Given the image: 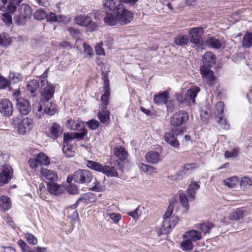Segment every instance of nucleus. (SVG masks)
<instances>
[{"instance_id": "1", "label": "nucleus", "mask_w": 252, "mask_h": 252, "mask_svg": "<svg viewBox=\"0 0 252 252\" xmlns=\"http://www.w3.org/2000/svg\"><path fill=\"white\" fill-rule=\"evenodd\" d=\"M173 211V205L170 204L163 216L164 220L160 228L161 232L163 234H169L178 222L179 219L177 216H172L170 217Z\"/></svg>"}, {"instance_id": "2", "label": "nucleus", "mask_w": 252, "mask_h": 252, "mask_svg": "<svg viewBox=\"0 0 252 252\" xmlns=\"http://www.w3.org/2000/svg\"><path fill=\"white\" fill-rule=\"evenodd\" d=\"M42 102L43 103V111L42 105L40 103L34 104L33 107V112L38 119H41L44 114L53 115L56 113L57 107L54 103L48 101Z\"/></svg>"}, {"instance_id": "3", "label": "nucleus", "mask_w": 252, "mask_h": 252, "mask_svg": "<svg viewBox=\"0 0 252 252\" xmlns=\"http://www.w3.org/2000/svg\"><path fill=\"white\" fill-rule=\"evenodd\" d=\"M200 89L198 87H194L189 89L187 93L184 95L182 94H177V101L181 103H186L190 105L194 104L195 102V97L200 92Z\"/></svg>"}, {"instance_id": "4", "label": "nucleus", "mask_w": 252, "mask_h": 252, "mask_svg": "<svg viewBox=\"0 0 252 252\" xmlns=\"http://www.w3.org/2000/svg\"><path fill=\"white\" fill-rule=\"evenodd\" d=\"M115 14L117 16L119 23L121 25H126L133 19V14L126 8L122 4L117 6Z\"/></svg>"}, {"instance_id": "5", "label": "nucleus", "mask_w": 252, "mask_h": 252, "mask_svg": "<svg viewBox=\"0 0 252 252\" xmlns=\"http://www.w3.org/2000/svg\"><path fill=\"white\" fill-rule=\"evenodd\" d=\"M41 100L42 102L49 101L53 97L55 89L54 86L44 79L40 81Z\"/></svg>"}, {"instance_id": "6", "label": "nucleus", "mask_w": 252, "mask_h": 252, "mask_svg": "<svg viewBox=\"0 0 252 252\" xmlns=\"http://www.w3.org/2000/svg\"><path fill=\"white\" fill-rule=\"evenodd\" d=\"M93 177V174L90 171L80 169L74 173L72 179L76 183L87 184L92 181Z\"/></svg>"}, {"instance_id": "7", "label": "nucleus", "mask_w": 252, "mask_h": 252, "mask_svg": "<svg viewBox=\"0 0 252 252\" xmlns=\"http://www.w3.org/2000/svg\"><path fill=\"white\" fill-rule=\"evenodd\" d=\"M33 124L32 119L26 117L20 120L17 124V131L22 135L29 132L33 127Z\"/></svg>"}, {"instance_id": "8", "label": "nucleus", "mask_w": 252, "mask_h": 252, "mask_svg": "<svg viewBox=\"0 0 252 252\" xmlns=\"http://www.w3.org/2000/svg\"><path fill=\"white\" fill-rule=\"evenodd\" d=\"M189 119L187 113L184 111H180L175 113L171 117L170 124L174 126H177L186 123Z\"/></svg>"}, {"instance_id": "9", "label": "nucleus", "mask_w": 252, "mask_h": 252, "mask_svg": "<svg viewBox=\"0 0 252 252\" xmlns=\"http://www.w3.org/2000/svg\"><path fill=\"white\" fill-rule=\"evenodd\" d=\"M75 22L81 26L88 28L89 30L93 31L96 28V25L92 21L91 18L87 15H81L75 18Z\"/></svg>"}, {"instance_id": "10", "label": "nucleus", "mask_w": 252, "mask_h": 252, "mask_svg": "<svg viewBox=\"0 0 252 252\" xmlns=\"http://www.w3.org/2000/svg\"><path fill=\"white\" fill-rule=\"evenodd\" d=\"M0 186L7 184L13 177V169L10 165H5L0 168Z\"/></svg>"}, {"instance_id": "11", "label": "nucleus", "mask_w": 252, "mask_h": 252, "mask_svg": "<svg viewBox=\"0 0 252 252\" xmlns=\"http://www.w3.org/2000/svg\"><path fill=\"white\" fill-rule=\"evenodd\" d=\"M12 103L8 99H2L0 101V113L4 117H10L13 113Z\"/></svg>"}, {"instance_id": "12", "label": "nucleus", "mask_w": 252, "mask_h": 252, "mask_svg": "<svg viewBox=\"0 0 252 252\" xmlns=\"http://www.w3.org/2000/svg\"><path fill=\"white\" fill-rule=\"evenodd\" d=\"M203 32V29L201 27L190 29L189 32L190 42L195 44H200L202 41L201 36Z\"/></svg>"}, {"instance_id": "13", "label": "nucleus", "mask_w": 252, "mask_h": 252, "mask_svg": "<svg viewBox=\"0 0 252 252\" xmlns=\"http://www.w3.org/2000/svg\"><path fill=\"white\" fill-rule=\"evenodd\" d=\"M87 130H83L79 132H66L63 133V143L69 144L74 139H82L87 134Z\"/></svg>"}, {"instance_id": "14", "label": "nucleus", "mask_w": 252, "mask_h": 252, "mask_svg": "<svg viewBox=\"0 0 252 252\" xmlns=\"http://www.w3.org/2000/svg\"><path fill=\"white\" fill-rule=\"evenodd\" d=\"M200 71L204 80L209 85H213L215 83V78L213 71L209 67L201 66Z\"/></svg>"}, {"instance_id": "15", "label": "nucleus", "mask_w": 252, "mask_h": 252, "mask_svg": "<svg viewBox=\"0 0 252 252\" xmlns=\"http://www.w3.org/2000/svg\"><path fill=\"white\" fill-rule=\"evenodd\" d=\"M205 43L208 46L219 49L224 45V41L223 39H219L215 36H209L206 39Z\"/></svg>"}, {"instance_id": "16", "label": "nucleus", "mask_w": 252, "mask_h": 252, "mask_svg": "<svg viewBox=\"0 0 252 252\" xmlns=\"http://www.w3.org/2000/svg\"><path fill=\"white\" fill-rule=\"evenodd\" d=\"M247 213L245 208H238L229 214L228 219L230 220H241L247 216Z\"/></svg>"}, {"instance_id": "17", "label": "nucleus", "mask_w": 252, "mask_h": 252, "mask_svg": "<svg viewBox=\"0 0 252 252\" xmlns=\"http://www.w3.org/2000/svg\"><path fill=\"white\" fill-rule=\"evenodd\" d=\"M43 80H32L28 82L27 88L28 91L30 93V95L32 96H34L36 95V92L40 89L41 84L40 81Z\"/></svg>"}, {"instance_id": "18", "label": "nucleus", "mask_w": 252, "mask_h": 252, "mask_svg": "<svg viewBox=\"0 0 252 252\" xmlns=\"http://www.w3.org/2000/svg\"><path fill=\"white\" fill-rule=\"evenodd\" d=\"M169 98V94L167 92H162L156 94L154 96V100L156 104L158 105H160L163 104H166L167 109H169V107L167 104Z\"/></svg>"}, {"instance_id": "19", "label": "nucleus", "mask_w": 252, "mask_h": 252, "mask_svg": "<svg viewBox=\"0 0 252 252\" xmlns=\"http://www.w3.org/2000/svg\"><path fill=\"white\" fill-rule=\"evenodd\" d=\"M63 131V127L59 124L54 123L50 126L49 132L50 136L56 139L62 135Z\"/></svg>"}, {"instance_id": "20", "label": "nucleus", "mask_w": 252, "mask_h": 252, "mask_svg": "<svg viewBox=\"0 0 252 252\" xmlns=\"http://www.w3.org/2000/svg\"><path fill=\"white\" fill-rule=\"evenodd\" d=\"M40 173L42 178L51 181V182H56L58 180L57 174L53 170L42 168L40 170Z\"/></svg>"}, {"instance_id": "21", "label": "nucleus", "mask_w": 252, "mask_h": 252, "mask_svg": "<svg viewBox=\"0 0 252 252\" xmlns=\"http://www.w3.org/2000/svg\"><path fill=\"white\" fill-rule=\"evenodd\" d=\"M32 13V10L30 5L27 4H22L19 8V20H23L27 18L31 17Z\"/></svg>"}, {"instance_id": "22", "label": "nucleus", "mask_w": 252, "mask_h": 252, "mask_svg": "<svg viewBox=\"0 0 252 252\" xmlns=\"http://www.w3.org/2000/svg\"><path fill=\"white\" fill-rule=\"evenodd\" d=\"M183 235H184L193 243L196 241H199L202 239L201 232L195 229L189 230L185 232Z\"/></svg>"}, {"instance_id": "23", "label": "nucleus", "mask_w": 252, "mask_h": 252, "mask_svg": "<svg viewBox=\"0 0 252 252\" xmlns=\"http://www.w3.org/2000/svg\"><path fill=\"white\" fill-rule=\"evenodd\" d=\"M66 126L68 128L74 130L83 131L86 130L84 128V125L79 119H70L68 120L66 124Z\"/></svg>"}, {"instance_id": "24", "label": "nucleus", "mask_w": 252, "mask_h": 252, "mask_svg": "<svg viewBox=\"0 0 252 252\" xmlns=\"http://www.w3.org/2000/svg\"><path fill=\"white\" fill-rule=\"evenodd\" d=\"M202 62L204 64L203 66H206L210 68L215 63V56L212 52H207L203 56Z\"/></svg>"}, {"instance_id": "25", "label": "nucleus", "mask_w": 252, "mask_h": 252, "mask_svg": "<svg viewBox=\"0 0 252 252\" xmlns=\"http://www.w3.org/2000/svg\"><path fill=\"white\" fill-rule=\"evenodd\" d=\"M182 238L183 241L180 244V249L184 252L191 251L194 247L193 242L183 234L182 236Z\"/></svg>"}, {"instance_id": "26", "label": "nucleus", "mask_w": 252, "mask_h": 252, "mask_svg": "<svg viewBox=\"0 0 252 252\" xmlns=\"http://www.w3.org/2000/svg\"><path fill=\"white\" fill-rule=\"evenodd\" d=\"M145 159L152 164H156L162 160L160 155L155 151L148 152L145 155Z\"/></svg>"}, {"instance_id": "27", "label": "nucleus", "mask_w": 252, "mask_h": 252, "mask_svg": "<svg viewBox=\"0 0 252 252\" xmlns=\"http://www.w3.org/2000/svg\"><path fill=\"white\" fill-rule=\"evenodd\" d=\"M200 187L198 182L192 181L190 183L187 190V194L190 201L195 199L196 191L199 189Z\"/></svg>"}, {"instance_id": "28", "label": "nucleus", "mask_w": 252, "mask_h": 252, "mask_svg": "<svg viewBox=\"0 0 252 252\" xmlns=\"http://www.w3.org/2000/svg\"><path fill=\"white\" fill-rule=\"evenodd\" d=\"M47 189L48 191L51 194L57 195L63 192L64 188L63 186H60L53 182L48 183Z\"/></svg>"}, {"instance_id": "29", "label": "nucleus", "mask_w": 252, "mask_h": 252, "mask_svg": "<svg viewBox=\"0 0 252 252\" xmlns=\"http://www.w3.org/2000/svg\"><path fill=\"white\" fill-rule=\"evenodd\" d=\"M17 105L20 113L22 115H27L31 111L29 102L27 100L21 99Z\"/></svg>"}, {"instance_id": "30", "label": "nucleus", "mask_w": 252, "mask_h": 252, "mask_svg": "<svg viewBox=\"0 0 252 252\" xmlns=\"http://www.w3.org/2000/svg\"><path fill=\"white\" fill-rule=\"evenodd\" d=\"M164 140L174 148H178L179 146V142L172 132H166L164 135Z\"/></svg>"}, {"instance_id": "31", "label": "nucleus", "mask_w": 252, "mask_h": 252, "mask_svg": "<svg viewBox=\"0 0 252 252\" xmlns=\"http://www.w3.org/2000/svg\"><path fill=\"white\" fill-rule=\"evenodd\" d=\"M78 202V200L74 204L68 207L65 210L64 213L67 214L68 217L72 220H75L78 217V214L76 209Z\"/></svg>"}, {"instance_id": "32", "label": "nucleus", "mask_w": 252, "mask_h": 252, "mask_svg": "<svg viewBox=\"0 0 252 252\" xmlns=\"http://www.w3.org/2000/svg\"><path fill=\"white\" fill-rule=\"evenodd\" d=\"M115 155L121 161L125 160L127 158V153L126 149L122 147H117L113 149Z\"/></svg>"}, {"instance_id": "33", "label": "nucleus", "mask_w": 252, "mask_h": 252, "mask_svg": "<svg viewBox=\"0 0 252 252\" xmlns=\"http://www.w3.org/2000/svg\"><path fill=\"white\" fill-rule=\"evenodd\" d=\"M11 207L10 199L6 196L0 197V210L2 212L8 210Z\"/></svg>"}, {"instance_id": "34", "label": "nucleus", "mask_w": 252, "mask_h": 252, "mask_svg": "<svg viewBox=\"0 0 252 252\" xmlns=\"http://www.w3.org/2000/svg\"><path fill=\"white\" fill-rule=\"evenodd\" d=\"M101 172L108 177H118V173L114 167L108 165L103 166Z\"/></svg>"}, {"instance_id": "35", "label": "nucleus", "mask_w": 252, "mask_h": 252, "mask_svg": "<svg viewBox=\"0 0 252 252\" xmlns=\"http://www.w3.org/2000/svg\"><path fill=\"white\" fill-rule=\"evenodd\" d=\"M104 23L108 26H114L118 22L117 16L115 14V12L112 13H108L104 18Z\"/></svg>"}, {"instance_id": "36", "label": "nucleus", "mask_w": 252, "mask_h": 252, "mask_svg": "<svg viewBox=\"0 0 252 252\" xmlns=\"http://www.w3.org/2000/svg\"><path fill=\"white\" fill-rule=\"evenodd\" d=\"M213 226L214 225L209 222H203L201 223L197 224L196 225V228L200 230L201 233H203L204 234L210 233V230Z\"/></svg>"}, {"instance_id": "37", "label": "nucleus", "mask_w": 252, "mask_h": 252, "mask_svg": "<svg viewBox=\"0 0 252 252\" xmlns=\"http://www.w3.org/2000/svg\"><path fill=\"white\" fill-rule=\"evenodd\" d=\"M189 38L188 35L180 34L174 38L175 43L179 46H183L189 43Z\"/></svg>"}, {"instance_id": "38", "label": "nucleus", "mask_w": 252, "mask_h": 252, "mask_svg": "<svg viewBox=\"0 0 252 252\" xmlns=\"http://www.w3.org/2000/svg\"><path fill=\"white\" fill-rule=\"evenodd\" d=\"M36 160L40 165L47 166L50 163V158L44 153H39L35 155Z\"/></svg>"}, {"instance_id": "39", "label": "nucleus", "mask_w": 252, "mask_h": 252, "mask_svg": "<svg viewBox=\"0 0 252 252\" xmlns=\"http://www.w3.org/2000/svg\"><path fill=\"white\" fill-rule=\"evenodd\" d=\"M223 183L224 185L227 186L228 187L230 188H233L239 184V180L237 177L233 176L224 180L223 181Z\"/></svg>"}, {"instance_id": "40", "label": "nucleus", "mask_w": 252, "mask_h": 252, "mask_svg": "<svg viewBox=\"0 0 252 252\" xmlns=\"http://www.w3.org/2000/svg\"><path fill=\"white\" fill-rule=\"evenodd\" d=\"M47 21L50 22H62L64 21L65 17L63 15H59L57 16L55 13L50 12L49 14H47L46 18Z\"/></svg>"}, {"instance_id": "41", "label": "nucleus", "mask_w": 252, "mask_h": 252, "mask_svg": "<svg viewBox=\"0 0 252 252\" xmlns=\"http://www.w3.org/2000/svg\"><path fill=\"white\" fill-rule=\"evenodd\" d=\"M139 167L143 172L149 175L156 173L157 172L156 167L153 166H149L143 163H140L139 164Z\"/></svg>"}, {"instance_id": "42", "label": "nucleus", "mask_w": 252, "mask_h": 252, "mask_svg": "<svg viewBox=\"0 0 252 252\" xmlns=\"http://www.w3.org/2000/svg\"><path fill=\"white\" fill-rule=\"evenodd\" d=\"M198 165L195 163H189L184 165L181 170V172L184 174H189L192 171L196 169Z\"/></svg>"}, {"instance_id": "43", "label": "nucleus", "mask_w": 252, "mask_h": 252, "mask_svg": "<svg viewBox=\"0 0 252 252\" xmlns=\"http://www.w3.org/2000/svg\"><path fill=\"white\" fill-rule=\"evenodd\" d=\"M86 165L88 168L98 172H101L102 167V165L100 163L92 160H87Z\"/></svg>"}, {"instance_id": "44", "label": "nucleus", "mask_w": 252, "mask_h": 252, "mask_svg": "<svg viewBox=\"0 0 252 252\" xmlns=\"http://www.w3.org/2000/svg\"><path fill=\"white\" fill-rule=\"evenodd\" d=\"M23 0H11L7 5L8 12L13 13L16 11L17 7L22 1Z\"/></svg>"}, {"instance_id": "45", "label": "nucleus", "mask_w": 252, "mask_h": 252, "mask_svg": "<svg viewBox=\"0 0 252 252\" xmlns=\"http://www.w3.org/2000/svg\"><path fill=\"white\" fill-rule=\"evenodd\" d=\"M243 47L250 48L252 45V33H247L243 37L242 40Z\"/></svg>"}, {"instance_id": "46", "label": "nucleus", "mask_w": 252, "mask_h": 252, "mask_svg": "<svg viewBox=\"0 0 252 252\" xmlns=\"http://www.w3.org/2000/svg\"><path fill=\"white\" fill-rule=\"evenodd\" d=\"M179 199L180 202L181 204L183 207L184 208L185 211H187L189 209V200L186 195L183 192L179 193Z\"/></svg>"}, {"instance_id": "47", "label": "nucleus", "mask_w": 252, "mask_h": 252, "mask_svg": "<svg viewBox=\"0 0 252 252\" xmlns=\"http://www.w3.org/2000/svg\"><path fill=\"white\" fill-rule=\"evenodd\" d=\"M62 150L66 157L69 158L74 155V151L73 150L72 146L69 144L63 143Z\"/></svg>"}, {"instance_id": "48", "label": "nucleus", "mask_w": 252, "mask_h": 252, "mask_svg": "<svg viewBox=\"0 0 252 252\" xmlns=\"http://www.w3.org/2000/svg\"><path fill=\"white\" fill-rule=\"evenodd\" d=\"M103 5L104 8L108 9L110 11H116L117 6L116 2L114 0H104Z\"/></svg>"}, {"instance_id": "49", "label": "nucleus", "mask_w": 252, "mask_h": 252, "mask_svg": "<svg viewBox=\"0 0 252 252\" xmlns=\"http://www.w3.org/2000/svg\"><path fill=\"white\" fill-rule=\"evenodd\" d=\"M109 112L105 109H102L98 114V117L101 123H106L109 119Z\"/></svg>"}, {"instance_id": "50", "label": "nucleus", "mask_w": 252, "mask_h": 252, "mask_svg": "<svg viewBox=\"0 0 252 252\" xmlns=\"http://www.w3.org/2000/svg\"><path fill=\"white\" fill-rule=\"evenodd\" d=\"M105 93L103 94L102 95L101 97V101L102 102L101 107L102 109H106L107 104L108 103V101L109 99V97L110 95V91L109 89H104Z\"/></svg>"}, {"instance_id": "51", "label": "nucleus", "mask_w": 252, "mask_h": 252, "mask_svg": "<svg viewBox=\"0 0 252 252\" xmlns=\"http://www.w3.org/2000/svg\"><path fill=\"white\" fill-rule=\"evenodd\" d=\"M217 121L222 128L224 129H229L230 125L228 124L227 119L223 118L222 115L218 116Z\"/></svg>"}, {"instance_id": "52", "label": "nucleus", "mask_w": 252, "mask_h": 252, "mask_svg": "<svg viewBox=\"0 0 252 252\" xmlns=\"http://www.w3.org/2000/svg\"><path fill=\"white\" fill-rule=\"evenodd\" d=\"M224 103L222 101H219L217 103L215 106L216 109V115L218 116H222L223 112Z\"/></svg>"}, {"instance_id": "53", "label": "nucleus", "mask_w": 252, "mask_h": 252, "mask_svg": "<svg viewBox=\"0 0 252 252\" xmlns=\"http://www.w3.org/2000/svg\"><path fill=\"white\" fill-rule=\"evenodd\" d=\"M47 16L46 13L42 9L36 10L34 14V18L38 20L44 19Z\"/></svg>"}, {"instance_id": "54", "label": "nucleus", "mask_w": 252, "mask_h": 252, "mask_svg": "<svg viewBox=\"0 0 252 252\" xmlns=\"http://www.w3.org/2000/svg\"><path fill=\"white\" fill-rule=\"evenodd\" d=\"M25 236L27 242L30 244L33 245H36L37 243V238L32 234L27 233L25 234Z\"/></svg>"}, {"instance_id": "55", "label": "nucleus", "mask_w": 252, "mask_h": 252, "mask_svg": "<svg viewBox=\"0 0 252 252\" xmlns=\"http://www.w3.org/2000/svg\"><path fill=\"white\" fill-rule=\"evenodd\" d=\"M240 185L241 187L248 188L252 185V180L246 177H243L240 182Z\"/></svg>"}, {"instance_id": "56", "label": "nucleus", "mask_w": 252, "mask_h": 252, "mask_svg": "<svg viewBox=\"0 0 252 252\" xmlns=\"http://www.w3.org/2000/svg\"><path fill=\"white\" fill-rule=\"evenodd\" d=\"M127 215L133 219L137 220L141 215V211L140 210V208L138 207L134 211L127 213Z\"/></svg>"}, {"instance_id": "57", "label": "nucleus", "mask_w": 252, "mask_h": 252, "mask_svg": "<svg viewBox=\"0 0 252 252\" xmlns=\"http://www.w3.org/2000/svg\"><path fill=\"white\" fill-rule=\"evenodd\" d=\"M34 158L29 159L28 163L31 168L36 170V168L38 167L39 164L38 162L36 160V158L35 155L34 156Z\"/></svg>"}, {"instance_id": "58", "label": "nucleus", "mask_w": 252, "mask_h": 252, "mask_svg": "<svg viewBox=\"0 0 252 252\" xmlns=\"http://www.w3.org/2000/svg\"><path fill=\"white\" fill-rule=\"evenodd\" d=\"M9 158V157L6 154H0V165L1 167H3L5 165H9L7 164Z\"/></svg>"}, {"instance_id": "59", "label": "nucleus", "mask_w": 252, "mask_h": 252, "mask_svg": "<svg viewBox=\"0 0 252 252\" xmlns=\"http://www.w3.org/2000/svg\"><path fill=\"white\" fill-rule=\"evenodd\" d=\"M238 152V150L236 149H233L230 150L226 151L224 154V156L225 158L234 157L237 155Z\"/></svg>"}, {"instance_id": "60", "label": "nucleus", "mask_w": 252, "mask_h": 252, "mask_svg": "<svg viewBox=\"0 0 252 252\" xmlns=\"http://www.w3.org/2000/svg\"><path fill=\"white\" fill-rule=\"evenodd\" d=\"M103 44L101 42H100L97 44L95 47V51L97 55H105V52L102 47Z\"/></svg>"}, {"instance_id": "61", "label": "nucleus", "mask_w": 252, "mask_h": 252, "mask_svg": "<svg viewBox=\"0 0 252 252\" xmlns=\"http://www.w3.org/2000/svg\"><path fill=\"white\" fill-rule=\"evenodd\" d=\"M89 128L92 130L96 129L99 126V123L97 121L92 120L87 123Z\"/></svg>"}, {"instance_id": "62", "label": "nucleus", "mask_w": 252, "mask_h": 252, "mask_svg": "<svg viewBox=\"0 0 252 252\" xmlns=\"http://www.w3.org/2000/svg\"><path fill=\"white\" fill-rule=\"evenodd\" d=\"M107 216H108L113 220V221L115 223L119 222L122 217L120 214L116 213L109 214L107 215Z\"/></svg>"}, {"instance_id": "63", "label": "nucleus", "mask_w": 252, "mask_h": 252, "mask_svg": "<svg viewBox=\"0 0 252 252\" xmlns=\"http://www.w3.org/2000/svg\"><path fill=\"white\" fill-rule=\"evenodd\" d=\"M10 84L9 81L5 78L0 76V89H3L7 87Z\"/></svg>"}, {"instance_id": "64", "label": "nucleus", "mask_w": 252, "mask_h": 252, "mask_svg": "<svg viewBox=\"0 0 252 252\" xmlns=\"http://www.w3.org/2000/svg\"><path fill=\"white\" fill-rule=\"evenodd\" d=\"M2 20L7 25H10L12 23V17L7 13H5L2 14Z\"/></svg>"}]
</instances>
